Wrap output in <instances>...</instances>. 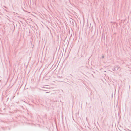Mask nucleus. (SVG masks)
I'll return each mask as SVG.
<instances>
[{"label":"nucleus","mask_w":131,"mask_h":131,"mask_svg":"<svg viewBox=\"0 0 131 131\" xmlns=\"http://www.w3.org/2000/svg\"><path fill=\"white\" fill-rule=\"evenodd\" d=\"M104 58V56H102V57L101 58V59H103Z\"/></svg>","instance_id":"nucleus-3"},{"label":"nucleus","mask_w":131,"mask_h":131,"mask_svg":"<svg viewBox=\"0 0 131 131\" xmlns=\"http://www.w3.org/2000/svg\"><path fill=\"white\" fill-rule=\"evenodd\" d=\"M4 7H5V8H6V7H5V6H4Z\"/></svg>","instance_id":"nucleus-5"},{"label":"nucleus","mask_w":131,"mask_h":131,"mask_svg":"<svg viewBox=\"0 0 131 131\" xmlns=\"http://www.w3.org/2000/svg\"><path fill=\"white\" fill-rule=\"evenodd\" d=\"M112 70L113 71H116L115 66L114 67V68H112Z\"/></svg>","instance_id":"nucleus-2"},{"label":"nucleus","mask_w":131,"mask_h":131,"mask_svg":"<svg viewBox=\"0 0 131 131\" xmlns=\"http://www.w3.org/2000/svg\"><path fill=\"white\" fill-rule=\"evenodd\" d=\"M129 88H130V86H129Z\"/></svg>","instance_id":"nucleus-6"},{"label":"nucleus","mask_w":131,"mask_h":131,"mask_svg":"<svg viewBox=\"0 0 131 131\" xmlns=\"http://www.w3.org/2000/svg\"><path fill=\"white\" fill-rule=\"evenodd\" d=\"M48 93V92H46V93Z\"/></svg>","instance_id":"nucleus-4"},{"label":"nucleus","mask_w":131,"mask_h":131,"mask_svg":"<svg viewBox=\"0 0 131 131\" xmlns=\"http://www.w3.org/2000/svg\"><path fill=\"white\" fill-rule=\"evenodd\" d=\"M115 67L116 71L118 70L119 68H120V67L119 66H115Z\"/></svg>","instance_id":"nucleus-1"}]
</instances>
